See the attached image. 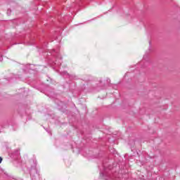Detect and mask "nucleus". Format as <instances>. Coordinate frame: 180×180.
<instances>
[{"instance_id": "f257e3e1", "label": "nucleus", "mask_w": 180, "mask_h": 180, "mask_svg": "<svg viewBox=\"0 0 180 180\" xmlns=\"http://www.w3.org/2000/svg\"><path fill=\"white\" fill-rule=\"evenodd\" d=\"M42 56L49 60V64L52 65H60L61 64V56L58 51L54 49L43 52Z\"/></svg>"}, {"instance_id": "f03ea898", "label": "nucleus", "mask_w": 180, "mask_h": 180, "mask_svg": "<svg viewBox=\"0 0 180 180\" xmlns=\"http://www.w3.org/2000/svg\"><path fill=\"white\" fill-rule=\"evenodd\" d=\"M55 103L57 105L58 110H60L63 113H65L67 112V103L58 99L55 100Z\"/></svg>"}, {"instance_id": "7ed1b4c3", "label": "nucleus", "mask_w": 180, "mask_h": 180, "mask_svg": "<svg viewBox=\"0 0 180 180\" xmlns=\"http://www.w3.org/2000/svg\"><path fill=\"white\" fill-rule=\"evenodd\" d=\"M30 174L32 180H36L37 178H39V171L36 168V166H32L30 169Z\"/></svg>"}, {"instance_id": "20e7f679", "label": "nucleus", "mask_w": 180, "mask_h": 180, "mask_svg": "<svg viewBox=\"0 0 180 180\" xmlns=\"http://www.w3.org/2000/svg\"><path fill=\"white\" fill-rule=\"evenodd\" d=\"M100 175L101 176H104L105 180H109V179L110 178V174L106 173V171L101 172Z\"/></svg>"}, {"instance_id": "39448f33", "label": "nucleus", "mask_w": 180, "mask_h": 180, "mask_svg": "<svg viewBox=\"0 0 180 180\" xmlns=\"http://www.w3.org/2000/svg\"><path fill=\"white\" fill-rule=\"evenodd\" d=\"M61 75H63V77H68V78H74L75 77L72 75H70L67 71L62 72Z\"/></svg>"}, {"instance_id": "423d86ee", "label": "nucleus", "mask_w": 180, "mask_h": 180, "mask_svg": "<svg viewBox=\"0 0 180 180\" xmlns=\"http://www.w3.org/2000/svg\"><path fill=\"white\" fill-rule=\"evenodd\" d=\"M20 155V153H19V149L14 150L13 153V158H18V157H19Z\"/></svg>"}, {"instance_id": "0eeeda50", "label": "nucleus", "mask_w": 180, "mask_h": 180, "mask_svg": "<svg viewBox=\"0 0 180 180\" xmlns=\"http://www.w3.org/2000/svg\"><path fill=\"white\" fill-rule=\"evenodd\" d=\"M0 127H1V129H6V127H9V124L8 122H5L4 124L1 125Z\"/></svg>"}, {"instance_id": "6e6552de", "label": "nucleus", "mask_w": 180, "mask_h": 180, "mask_svg": "<svg viewBox=\"0 0 180 180\" xmlns=\"http://www.w3.org/2000/svg\"><path fill=\"white\" fill-rule=\"evenodd\" d=\"M12 13V10H11V9H8V11H7V15H8V16H11V13Z\"/></svg>"}, {"instance_id": "1a4fd4ad", "label": "nucleus", "mask_w": 180, "mask_h": 180, "mask_svg": "<svg viewBox=\"0 0 180 180\" xmlns=\"http://www.w3.org/2000/svg\"><path fill=\"white\" fill-rule=\"evenodd\" d=\"M147 58H148V56L144 55V56H143V60H146Z\"/></svg>"}, {"instance_id": "9d476101", "label": "nucleus", "mask_w": 180, "mask_h": 180, "mask_svg": "<svg viewBox=\"0 0 180 180\" xmlns=\"http://www.w3.org/2000/svg\"><path fill=\"white\" fill-rule=\"evenodd\" d=\"M4 61V58L2 57V55L0 53V63Z\"/></svg>"}, {"instance_id": "9b49d317", "label": "nucleus", "mask_w": 180, "mask_h": 180, "mask_svg": "<svg viewBox=\"0 0 180 180\" xmlns=\"http://www.w3.org/2000/svg\"><path fill=\"white\" fill-rule=\"evenodd\" d=\"M2 157H0V164L2 162Z\"/></svg>"}, {"instance_id": "f8f14e48", "label": "nucleus", "mask_w": 180, "mask_h": 180, "mask_svg": "<svg viewBox=\"0 0 180 180\" xmlns=\"http://www.w3.org/2000/svg\"><path fill=\"white\" fill-rule=\"evenodd\" d=\"M107 82H108V83L110 82V79H108Z\"/></svg>"}, {"instance_id": "ddd939ff", "label": "nucleus", "mask_w": 180, "mask_h": 180, "mask_svg": "<svg viewBox=\"0 0 180 180\" xmlns=\"http://www.w3.org/2000/svg\"><path fill=\"white\" fill-rule=\"evenodd\" d=\"M149 44H151V42H150V41L149 42Z\"/></svg>"}]
</instances>
